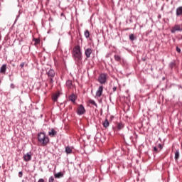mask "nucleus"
Returning <instances> with one entry per match:
<instances>
[{
	"instance_id": "nucleus-1",
	"label": "nucleus",
	"mask_w": 182,
	"mask_h": 182,
	"mask_svg": "<svg viewBox=\"0 0 182 182\" xmlns=\"http://www.w3.org/2000/svg\"><path fill=\"white\" fill-rule=\"evenodd\" d=\"M72 55L75 65L79 67L82 66V63H83V55L82 54V48L80 45H77L73 48Z\"/></svg>"
},
{
	"instance_id": "nucleus-2",
	"label": "nucleus",
	"mask_w": 182,
	"mask_h": 182,
	"mask_svg": "<svg viewBox=\"0 0 182 182\" xmlns=\"http://www.w3.org/2000/svg\"><path fill=\"white\" fill-rule=\"evenodd\" d=\"M37 138L38 143H40L41 146H43V147L46 146L47 144H49V141H50L49 136H46L45 132L38 133Z\"/></svg>"
},
{
	"instance_id": "nucleus-3",
	"label": "nucleus",
	"mask_w": 182,
	"mask_h": 182,
	"mask_svg": "<svg viewBox=\"0 0 182 182\" xmlns=\"http://www.w3.org/2000/svg\"><path fill=\"white\" fill-rule=\"evenodd\" d=\"M55 70L53 69H50L48 70V72H47V75L48 77V80H49V83L51 86V87H53V83H55V80H53L55 78Z\"/></svg>"
},
{
	"instance_id": "nucleus-4",
	"label": "nucleus",
	"mask_w": 182,
	"mask_h": 182,
	"mask_svg": "<svg viewBox=\"0 0 182 182\" xmlns=\"http://www.w3.org/2000/svg\"><path fill=\"white\" fill-rule=\"evenodd\" d=\"M97 80L101 85H105V83H106L107 81V74L101 73L99 75Z\"/></svg>"
},
{
	"instance_id": "nucleus-5",
	"label": "nucleus",
	"mask_w": 182,
	"mask_h": 182,
	"mask_svg": "<svg viewBox=\"0 0 182 182\" xmlns=\"http://www.w3.org/2000/svg\"><path fill=\"white\" fill-rule=\"evenodd\" d=\"M85 113L86 109H85L83 105H78L77 108V114H78V116H82V114H85Z\"/></svg>"
},
{
	"instance_id": "nucleus-6",
	"label": "nucleus",
	"mask_w": 182,
	"mask_h": 182,
	"mask_svg": "<svg viewBox=\"0 0 182 182\" xmlns=\"http://www.w3.org/2000/svg\"><path fill=\"white\" fill-rule=\"evenodd\" d=\"M182 31V24L178 25L176 24L174 26H173L171 29V33H176V32H181Z\"/></svg>"
},
{
	"instance_id": "nucleus-7",
	"label": "nucleus",
	"mask_w": 182,
	"mask_h": 182,
	"mask_svg": "<svg viewBox=\"0 0 182 182\" xmlns=\"http://www.w3.org/2000/svg\"><path fill=\"white\" fill-rule=\"evenodd\" d=\"M104 88L105 87H103V85H101L98 87L97 90L96 91V94H95L96 97H100L102 96V95L103 94Z\"/></svg>"
},
{
	"instance_id": "nucleus-8",
	"label": "nucleus",
	"mask_w": 182,
	"mask_h": 182,
	"mask_svg": "<svg viewBox=\"0 0 182 182\" xmlns=\"http://www.w3.org/2000/svg\"><path fill=\"white\" fill-rule=\"evenodd\" d=\"M23 159L24 161H31L32 160V155L30 153H27L23 155Z\"/></svg>"
},
{
	"instance_id": "nucleus-9",
	"label": "nucleus",
	"mask_w": 182,
	"mask_h": 182,
	"mask_svg": "<svg viewBox=\"0 0 182 182\" xmlns=\"http://www.w3.org/2000/svg\"><path fill=\"white\" fill-rule=\"evenodd\" d=\"M93 53V50L92 48H87L85 50V55L87 58H90V55Z\"/></svg>"
},
{
	"instance_id": "nucleus-10",
	"label": "nucleus",
	"mask_w": 182,
	"mask_h": 182,
	"mask_svg": "<svg viewBox=\"0 0 182 182\" xmlns=\"http://www.w3.org/2000/svg\"><path fill=\"white\" fill-rule=\"evenodd\" d=\"M58 134V131H56L55 129L52 128L50 132H48V136L50 137H55Z\"/></svg>"
},
{
	"instance_id": "nucleus-11",
	"label": "nucleus",
	"mask_w": 182,
	"mask_h": 182,
	"mask_svg": "<svg viewBox=\"0 0 182 182\" xmlns=\"http://www.w3.org/2000/svg\"><path fill=\"white\" fill-rule=\"evenodd\" d=\"M73 151V148L70 146L65 147V152L66 153V154H72Z\"/></svg>"
},
{
	"instance_id": "nucleus-12",
	"label": "nucleus",
	"mask_w": 182,
	"mask_h": 182,
	"mask_svg": "<svg viewBox=\"0 0 182 182\" xmlns=\"http://www.w3.org/2000/svg\"><path fill=\"white\" fill-rule=\"evenodd\" d=\"M0 73L5 75L6 73V64H4L0 68Z\"/></svg>"
},
{
	"instance_id": "nucleus-13",
	"label": "nucleus",
	"mask_w": 182,
	"mask_h": 182,
	"mask_svg": "<svg viewBox=\"0 0 182 182\" xmlns=\"http://www.w3.org/2000/svg\"><path fill=\"white\" fill-rule=\"evenodd\" d=\"M68 99L73 103H76V95H75V94H72L71 95H70Z\"/></svg>"
},
{
	"instance_id": "nucleus-14",
	"label": "nucleus",
	"mask_w": 182,
	"mask_h": 182,
	"mask_svg": "<svg viewBox=\"0 0 182 182\" xmlns=\"http://www.w3.org/2000/svg\"><path fill=\"white\" fill-rule=\"evenodd\" d=\"M60 94L59 92H57L52 96V100L53 102H58V99H59Z\"/></svg>"
},
{
	"instance_id": "nucleus-15",
	"label": "nucleus",
	"mask_w": 182,
	"mask_h": 182,
	"mask_svg": "<svg viewBox=\"0 0 182 182\" xmlns=\"http://www.w3.org/2000/svg\"><path fill=\"white\" fill-rule=\"evenodd\" d=\"M180 159V151L177 149L175 151V161H178V159Z\"/></svg>"
},
{
	"instance_id": "nucleus-16",
	"label": "nucleus",
	"mask_w": 182,
	"mask_h": 182,
	"mask_svg": "<svg viewBox=\"0 0 182 182\" xmlns=\"http://www.w3.org/2000/svg\"><path fill=\"white\" fill-rule=\"evenodd\" d=\"M66 86L68 89H72V87L73 86V84L72 83V80H68L66 81Z\"/></svg>"
},
{
	"instance_id": "nucleus-17",
	"label": "nucleus",
	"mask_w": 182,
	"mask_h": 182,
	"mask_svg": "<svg viewBox=\"0 0 182 182\" xmlns=\"http://www.w3.org/2000/svg\"><path fill=\"white\" fill-rule=\"evenodd\" d=\"M124 124H123L122 122H119L117 124V130H122V129H124Z\"/></svg>"
},
{
	"instance_id": "nucleus-18",
	"label": "nucleus",
	"mask_w": 182,
	"mask_h": 182,
	"mask_svg": "<svg viewBox=\"0 0 182 182\" xmlns=\"http://www.w3.org/2000/svg\"><path fill=\"white\" fill-rule=\"evenodd\" d=\"M180 15H182V6L176 9V16H180Z\"/></svg>"
},
{
	"instance_id": "nucleus-19",
	"label": "nucleus",
	"mask_w": 182,
	"mask_h": 182,
	"mask_svg": "<svg viewBox=\"0 0 182 182\" xmlns=\"http://www.w3.org/2000/svg\"><path fill=\"white\" fill-rule=\"evenodd\" d=\"M54 177L55 178H60L61 177H63V173L62 172H58L54 174Z\"/></svg>"
},
{
	"instance_id": "nucleus-20",
	"label": "nucleus",
	"mask_w": 182,
	"mask_h": 182,
	"mask_svg": "<svg viewBox=\"0 0 182 182\" xmlns=\"http://www.w3.org/2000/svg\"><path fill=\"white\" fill-rule=\"evenodd\" d=\"M33 41L34 43V46H36V45H39L41 43V38H33Z\"/></svg>"
},
{
	"instance_id": "nucleus-21",
	"label": "nucleus",
	"mask_w": 182,
	"mask_h": 182,
	"mask_svg": "<svg viewBox=\"0 0 182 182\" xmlns=\"http://www.w3.org/2000/svg\"><path fill=\"white\" fill-rule=\"evenodd\" d=\"M176 61H172L169 63L170 69H173V68H176Z\"/></svg>"
},
{
	"instance_id": "nucleus-22",
	"label": "nucleus",
	"mask_w": 182,
	"mask_h": 182,
	"mask_svg": "<svg viewBox=\"0 0 182 182\" xmlns=\"http://www.w3.org/2000/svg\"><path fill=\"white\" fill-rule=\"evenodd\" d=\"M88 103H90V105H92L93 106H95V107H97V104L93 100H89Z\"/></svg>"
},
{
	"instance_id": "nucleus-23",
	"label": "nucleus",
	"mask_w": 182,
	"mask_h": 182,
	"mask_svg": "<svg viewBox=\"0 0 182 182\" xmlns=\"http://www.w3.org/2000/svg\"><path fill=\"white\" fill-rule=\"evenodd\" d=\"M84 35L85 38L87 39L90 36V33L89 32V30H85L84 32Z\"/></svg>"
},
{
	"instance_id": "nucleus-24",
	"label": "nucleus",
	"mask_w": 182,
	"mask_h": 182,
	"mask_svg": "<svg viewBox=\"0 0 182 182\" xmlns=\"http://www.w3.org/2000/svg\"><path fill=\"white\" fill-rule=\"evenodd\" d=\"M114 58L117 62H120L122 60V58L120 57V55H115Z\"/></svg>"
},
{
	"instance_id": "nucleus-25",
	"label": "nucleus",
	"mask_w": 182,
	"mask_h": 182,
	"mask_svg": "<svg viewBox=\"0 0 182 182\" xmlns=\"http://www.w3.org/2000/svg\"><path fill=\"white\" fill-rule=\"evenodd\" d=\"M104 127H109V121L107 120V119H105V121L102 123Z\"/></svg>"
},
{
	"instance_id": "nucleus-26",
	"label": "nucleus",
	"mask_w": 182,
	"mask_h": 182,
	"mask_svg": "<svg viewBox=\"0 0 182 182\" xmlns=\"http://www.w3.org/2000/svg\"><path fill=\"white\" fill-rule=\"evenodd\" d=\"M136 39V37H134V34H130L129 35V40L133 41Z\"/></svg>"
},
{
	"instance_id": "nucleus-27",
	"label": "nucleus",
	"mask_w": 182,
	"mask_h": 182,
	"mask_svg": "<svg viewBox=\"0 0 182 182\" xmlns=\"http://www.w3.org/2000/svg\"><path fill=\"white\" fill-rule=\"evenodd\" d=\"M158 149H159V151H161V150L163 149V145H161V144H159L157 145Z\"/></svg>"
},
{
	"instance_id": "nucleus-28",
	"label": "nucleus",
	"mask_w": 182,
	"mask_h": 182,
	"mask_svg": "<svg viewBox=\"0 0 182 182\" xmlns=\"http://www.w3.org/2000/svg\"><path fill=\"white\" fill-rule=\"evenodd\" d=\"M48 182H55V178L53 176H50L48 179Z\"/></svg>"
},
{
	"instance_id": "nucleus-29",
	"label": "nucleus",
	"mask_w": 182,
	"mask_h": 182,
	"mask_svg": "<svg viewBox=\"0 0 182 182\" xmlns=\"http://www.w3.org/2000/svg\"><path fill=\"white\" fill-rule=\"evenodd\" d=\"M154 151H155V153H159V148L157 146H154Z\"/></svg>"
},
{
	"instance_id": "nucleus-30",
	"label": "nucleus",
	"mask_w": 182,
	"mask_h": 182,
	"mask_svg": "<svg viewBox=\"0 0 182 182\" xmlns=\"http://www.w3.org/2000/svg\"><path fill=\"white\" fill-rule=\"evenodd\" d=\"M176 52H178V53H180L181 52V49H180V48L176 47Z\"/></svg>"
},
{
	"instance_id": "nucleus-31",
	"label": "nucleus",
	"mask_w": 182,
	"mask_h": 182,
	"mask_svg": "<svg viewBox=\"0 0 182 182\" xmlns=\"http://www.w3.org/2000/svg\"><path fill=\"white\" fill-rule=\"evenodd\" d=\"M23 175V173H22V171L18 172V177L22 178V176Z\"/></svg>"
},
{
	"instance_id": "nucleus-32",
	"label": "nucleus",
	"mask_w": 182,
	"mask_h": 182,
	"mask_svg": "<svg viewBox=\"0 0 182 182\" xmlns=\"http://www.w3.org/2000/svg\"><path fill=\"white\" fill-rule=\"evenodd\" d=\"M38 182H45V179L40 178Z\"/></svg>"
},
{
	"instance_id": "nucleus-33",
	"label": "nucleus",
	"mask_w": 182,
	"mask_h": 182,
	"mask_svg": "<svg viewBox=\"0 0 182 182\" xmlns=\"http://www.w3.org/2000/svg\"><path fill=\"white\" fill-rule=\"evenodd\" d=\"M20 66H21V68H23V66H25V63H21L20 64Z\"/></svg>"
},
{
	"instance_id": "nucleus-34",
	"label": "nucleus",
	"mask_w": 182,
	"mask_h": 182,
	"mask_svg": "<svg viewBox=\"0 0 182 182\" xmlns=\"http://www.w3.org/2000/svg\"><path fill=\"white\" fill-rule=\"evenodd\" d=\"M112 90L113 92H116V90H117V87H113Z\"/></svg>"
}]
</instances>
